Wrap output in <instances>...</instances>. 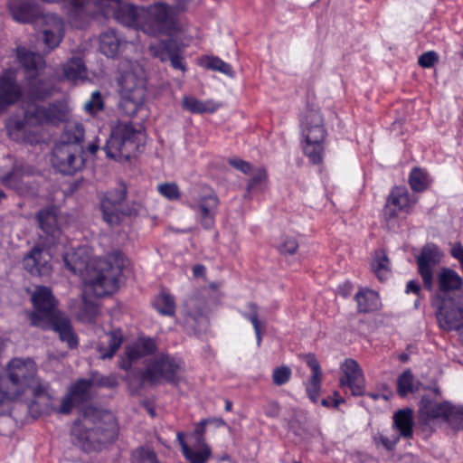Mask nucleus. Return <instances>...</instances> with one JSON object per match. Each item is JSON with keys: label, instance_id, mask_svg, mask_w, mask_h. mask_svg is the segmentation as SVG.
Returning <instances> with one entry per match:
<instances>
[{"label": "nucleus", "instance_id": "obj_43", "mask_svg": "<svg viewBox=\"0 0 463 463\" xmlns=\"http://www.w3.org/2000/svg\"><path fill=\"white\" fill-rule=\"evenodd\" d=\"M99 313L98 304L83 297L82 305L78 313V318L84 323H94Z\"/></svg>", "mask_w": 463, "mask_h": 463}, {"label": "nucleus", "instance_id": "obj_58", "mask_svg": "<svg viewBox=\"0 0 463 463\" xmlns=\"http://www.w3.org/2000/svg\"><path fill=\"white\" fill-rule=\"evenodd\" d=\"M125 355L133 361L146 356L137 342L126 347Z\"/></svg>", "mask_w": 463, "mask_h": 463}, {"label": "nucleus", "instance_id": "obj_44", "mask_svg": "<svg viewBox=\"0 0 463 463\" xmlns=\"http://www.w3.org/2000/svg\"><path fill=\"white\" fill-rule=\"evenodd\" d=\"M248 307L250 312L243 313V316L251 322L256 334L257 345L260 346L261 344V329L265 328V323L259 319V307L256 303H249Z\"/></svg>", "mask_w": 463, "mask_h": 463}, {"label": "nucleus", "instance_id": "obj_16", "mask_svg": "<svg viewBox=\"0 0 463 463\" xmlns=\"http://www.w3.org/2000/svg\"><path fill=\"white\" fill-rule=\"evenodd\" d=\"M43 24V42L47 52L57 48L64 37V22L56 14H43L41 16Z\"/></svg>", "mask_w": 463, "mask_h": 463}, {"label": "nucleus", "instance_id": "obj_2", "mask_svg": "<svg viewBox=\"0 0 463 463\" xmlns=\"http://www.w3.org/2000/svg\"><path fill=\"white\" fill-rule=\"evenodd\" d=\"M71 435L85 450L99 449L117 439L118 428L114 415L94 406H85L74 421Z\"/></svg>", "mask_w": 463, "mask_h": 463}, {"label": "nucleus", "instance_id": "obj_7", "mask_svg": "<svg viewBox=\"0 0 463 463\" xmlns=\"http://www.w3.org/2000/svg\"><path fill=\"white\" fill-rule=\"evenodd\" d=\"M143 133L131 122H118L111 130L104 150L108 157L115 160H129L142 143Z\"/></svg>", "mask_w": 463, "mask_h": 463}, {"label": "nucleus", "instance_id": "obj_4", "mask_svg": "<svg viewBox=\"0 0 463 463\" xmlns=\"http://www.w3.org/2000/svg\"><path fill=\"white\" fill-rule=\"evenodd\" d=\"M187 3L188 0H177L175 5L164 2L150 5L145 10L146 17L140 24V30L150 36L171 35L177 29V16Z\"/></svg>", "mask_w": 463, "mask_h": 463}, {"label": "nucleus", "instance_id": "obj_17", "mask_svg": "<svg viewBox=\"0 0 463 463\" xmlns=\"http://www.w3.org/2000/svg\"><path fill=\"white\" fill-rule=\"evenodd\" d=\"M344 376L339 380L342 388L348 387L354 396H362L365 392V380L362 369L354 359H347L342 365Z\"/></svg>", "mask_w": 463, "mask_h": 463}, {"label": "nucleus", "instance_id": "obj_47", "mask_svg": "<svg viewBox=\"0 0 463 463\" xmlns=\"http://www.w3.org/2000/svg\"><path fill=\"white\" fill-rule=\"evenodd\" d=\"M449 411L445 418V422L454 430L463 428V407L449 405Z\"/></svg>", "mask_w": 463, "mask_h": 463}, {"label": "nucleus", "instance_id": "obj_29", "mask_svg": "<svg viewBox=\"0 0 463 463\" xmlns=\"http://www.w3.org/2000/svg\"><path fill=\"white\" fill-rule=\"evenodd\" d=\"M413 411L410 408L396 411L392 416V429L399 432L400 439H411L413 437Z\"/></svg>", "mask_w": 463, "mask_h": 463}, {"label": "nucleus", "instance_id": "obj_25", "mask_svg": "<svg viewBox=\"0 0 463 463\" xmlns=\"http://www.w3.org/2000/svg\"><path fill=\"white\" fill-rule=\"evenodd\" d=\"M22 88L11 75L0 76V113L22 98Z\"/></svg>", "mask_w": 463, "mask_h": 463}, {"label": "nucleus", "instance_id": "obj_39", "mask_svg": "<svg viewBox=\"0 0 463 463\" xmlns=\"http://www.w3.org/2000/svg\"><path fill=\"white\" fill-rule=\"evenodd\" d=\"M84 128L81 124L68 125L57 144H70L80 146L84 138Z\"/></svg>", "mask_w": 463, "mask_h": 463}, {"label": "nucleus", "instance_id": "obj_26", "mask_svg": "<svg viewBox=\"0 0 463 463\" xmlns=\"http://www.w3.org/2000/svg\"><path fill=\"white\" fill-rule=\"evenodd\" d=\"M36 218L43 232L52 236L54 240L59 239L61 216L59 207L56 204L42 209L37 213Z\"/></svg>", "mask_w": 463, "mask_h": 463}, {"label": "nucleus", "instance_id": "obj_31", "mask_svg": "<svg viewBox=\"0 0 463 463\" xmlns=\"http://www.w3.org/2000/svg\"><path fill=\"white\" fill-rule=\"evenodd\" d=\"M251 178L247 184L245 199L249 201L260 200V194L268 188V174L264 168H257L252 173Z\"/></svg>", "mask_w": 463, "mask_h": 463}, {"label": "nucleus", "instance_id": "obj_21", "mask_svg": "<svg viewBox=\"0 0 463 463\" xmlns=\"http://www.w3.org/2000/svg\"><path fill=\"white\" fill-rule=\"evenodd\" d=\"M8 10L14 21L22 24H33L41 21L38 5L33 0H9Z\"/></svg>", "mask_w": 463, "mask_h": 463}, {"label": "nucleus", "instance_id": "obj_27", "mask_svg": "<svg viewBox=\"0 0 463 463\" xmlns=\"http://www.w3.org/2000/svg\"><path fill=\"white\" fill-rule=\"evenodd\" d=\"M123 339V333L119 328L105 333L97 346L99 357L103 360L112 358L121 346Z\"/></svg>", "mask_w": 463, "mask_h": 463}, {"label": "nucleus", "instance_id": "obj_19", "mask_svg": "<svg viewBox=\"0 0 463 463\" xmlns=\"http://www.w3.org/2000/svg\"><path fill=\"white\" fill-rule=\"evenodd\" d=\"M421 407L420 408V424L422 430H430L433 428L430 426L431 422H445V418L448 416L447 412L449 411L450 403L448 402H431L430 401H421Z\"/></svg>", "mask_w": 463, "mask_h": 463}, {"label": "nucleus", "instance_id": "obj_62", "mask_svg": "<svg viewBox=\"0 0 463 463\" xmlns=\"http://www.w3.org/2000/svg\"><path fill=\"white\" fill-rule=\"evenodd\" d=\"M190 321L198 324L201 328L206 326L208 324L207 317L202 312H199L198 315L189 313L187 317V323H190Z\"/></svg>", "mask_w": 463, "mask_h": 463}, {"label": "nucleus", "instance_id": "obj_6", "mask_svg": "<svg viewBox=\"0 0 463 463\" xmlns=\"http://www.w3.org/2000/svg\"><path fill=\"white\" fill-rule=\"evenodd\" d=\"M68 109L62 102H52L47 106L32 102L24 110V121H16L8 127V133L12 138H18L24 133V124L40 126L51 123L57 125L67 119Z\"/></svg>", "mask_w": 463, "mask_h": 463}, {"label": "nucleus", "instance_id": "obj_57", "mask_svg": "<svg viewBox=\"0 0 463 463\" xmlns=\"http://www.w3.org/2000/svg\"><path fill=\"white\" fill-rule=\"evenodd\" d=\"M298 248V243L294 238H285L279 246V250L285 254H294Z\"/></svg>", "mask_w": 463, "mask_h": 463}, {"label": "nucleus", "instance_id": "obj_34", "mask_svg": "<svg viewBox=\"0 0 463 463\" xmlns=\"http://www.w3.org/2000/svg\"><path fill=\"white\" fill-rule=\"evenodd\" d=\"M431 179L426 170L414 167L409 175V184L414 192L422 193L430 185Z\"/></svg>", "mask_w": 463, "mask_h": 463}, {"label": "nucleus", "instance_id": "obj_52", "mask_svg": "<svg viewBox=\"0 0 463 463\" xmlns=\"http://www.w3.org/2000/svg\"><path fill=\"white\" fill-rule=\"evenodd\" d=\"M87 112L91 115L101 111L104 109V102L99 91H94L90 100L84 106Z\"/></svg>", "mask_w": 463, "mask_h": 463}, {"label": "nucleus", "instance_id": "obj_30", "mask_svg": "<svg viewBox=\"0 0 463 463\" xmlns=\"http://www.w3.org/2000/svg\"><path fill=\"white\" fill-rule=\"evenodd\" d=\"M103 220L109 225H118L124 217L137 214L130 204H100Z\"/></svg>", "mask_w": 463, "mask_h": 463}, {"label": "nucleus", "instance_id": "obj_9", "mask_svg": "<svg viewBox=\"0 0 463 463\" xmlns=\"http://www.w3.org/2000/svg\"><path fill=\"white\" fill-rule=\"evenodd\" d=\"M118 83L120 95H135L137 99L146 97L145 72L138 63L122 62Z\"/></svg>", "mask_w": 463, "mask_h": 463}, {"label": "nucleus", "instance_id": "obj_13", "mask_svg": "<svg viewBox=\"0 0 463 463\" xmlns=\"http://www.w3.org/2000/svg\"><path fill=\"white\" fill-rule=\"evenodd\" d=\"M98 13L105 15H112L119 24L140 29L143 20H140L137 8L129 4H123L120 0H104Z\"/></svg>", "mask_w": 463, "mask_h": 463}, {"label": "nucleus", "instance_id": "obj_49", "mask_svg": "<svg viewBox=\"0 0 463 463\" xmlns=\"http://www.w3.org/2000/svg\"><path fill=\"white\" fill-rule=\"evenodd\" d=\"M410 205L411 204H385L383 210L384 220L390 222L395 220L401 213L407 214Z\"/></svg>", "mask_w": 463, "mask_h": 463}, {"label": "nucleus", "instance_id": "obj_55", "mask_svg": "<svg viewBox=\"0 0 463 463\" xmlns=\"http://www.w3.org/2000/svg\"><path fill=\"white\" fill-rule=\"evenodd\" d=\"M439 61V55L434 51L423 52L418 59V64L422 68H431Z\"/></svg>", "mask_w": 463, "mask_h": 463}, {"label": "nucleus", "instance_id": "obj_8", "mask_svg": "<svg viewBox=\"0 0 463 463\" xmlns=\"http://www.w3.org/2000/svg\"><path fill=\"white\" fill-rule=\"evenodd\" d=\"M16 56L28 78L33 80L30 83V95L32 98L43 100L50 97L52 94V85L46 80H36V77L41 74V71L46 66L44 58L41 54L21 46L16 49Z\"/></svg>", "mask_w": 463, "mask_h": 463}, {"label": "nucleus", "instance_id": "obj_22", "mask_svg": "<svg viewBox=\"0 0 463 463\" xmlns=\"http://www.w3.org/2000/svg\"><path fill=\"white\" fill-rule=\"evenodd\" d=\"M301 134L305 140L325 139L326 130L319 110L308 109L301 119Z\"/></svg>", "mask_w": 463, "mask_h": 463}, {"label": "nucleus", "instance_id": "obj_50", "mask_svg": "<svg viewBox=\"0 0 463 463\" xmlns=\"http://www.w3.org/2000/svg\"><path fill=\"white\" fill-rule=\"evenodd\" d=\"M126 196L127 186L124 184H118L117 187L105 194L104 200L101 203H123Z\"/></svg>", "mask_w": 463, "mask_h": 463}, {"label": "nucleus", "instance_id": "obj_64", "mask_svg": "<svg viewBox=\"0 0 463 463\" xmlns=\"http://www.w3.org/2000/svg\"><path fill=\"white\" fill-rule=\"evenodd\" d=\"M207 420H203L195 428L194 430V433L196 435H198V438H197V443H203L204 442V438H203V434L205 432V429H204V426L206 424Z\"/></svg>", "mask_w": 463, "mask_h": 463}, {"label": "nucleus", "instance_id": "obj_42", "mask_svg": "<svg viewBox=\"0 0 463 463\" xmlns=\"http://www.w3.org/2000/svg\"><path fill=\"white\" fill-rule=\"evenodd\" d=\"M118 104L120 111L130 118L134 117L142 108L145 98L136 99L135 95H120Z\"/></svg>", "mask_w": 463, "mask_h": 463}, {"label": "nucleus", "instance_id": "obj_1", "mask_svg": "<svg viewBox=\"0 0 463 463\" xmlns=\"http://www.w3.org/2000/svg\"><path fill=\"white\" fill-rule=\"evenodd\" d=\"M66 268L83 278L90 290L99 298L118 288V277L124 265L122 253L114 251L104 259L91 260L88 249L80 247L63 256Z\"/></svg>", "mask_w": 463, "mask_h": 463}, {"label": "nucleus", "instance_id": "obj_53", "mask_svg": "<svg viewBox=\"0 0 463 463\" xmlns=\"http://www.w3.org/2000/svg\"><path fill=\"white\" fill-rule=\"evenodd\" d=\"M387 203H410L409 192L406 186H395L388 196Z\"/></svg>", "mask_w": 463, "mask_h": 463}, {"label": "nucleus", "instance_id": "obj_51", "mask_svg": "<svg viewBox=\"0 0 463 463\" xmlns=\"http://www.w3.org/2000/svg\"><path fill=\"white\" fill-rule=\"evenodd\" d=\"M291 369L287 365L274 368L272 372V383L277 386L286 384L291 378Z\"/></svg>", "mask_w": 463, "mask_h": 463}, {"label": "nucleus", "instance_id": "obj_33", "mask_svg": "<svg viewBox=\"0 0 463 463\" xmlns=\"http://www.w3.org/2000/svg\"><path fill=\"white\" fill-rule=\"evenodd\" d=\"M183 105L185 109L191 113H213L218 109V105L213 100H200L194 97H184Z\"/></svg>", "mask_w": 463, "mask_h": 463}, {"label": "nucleus", "instance_id": "obj_14", "mask_svg": "<svg viewBox=\"0 0 463 463\" xmlns=\"http://www.w3.org/2000/svg\"><path fill=\"white\" fill-rule=\"evenodd\" d=\"M149 52L153 57L159 59L162 62L170 61L174 69L186 71L184 51L176 40L169 38L150 44Z\"/></svg>", "mask_w": 463, "mask_h": 463}, {"label": "nucleus", "instance_id": "obj_18", "mask_svg": "<svg viewBox=\"0 0 463 463\" xmlns=\"http://www.w3.org/2000/svg\"><path fill=\"white\" fill-rule=\"evenodd\" d=\"M436 316L440 328L446 331L463 329V314L453 304L449 307L444 299L435 300Z\"/></svg>", "mask_w": 463, "mask_h": 463}, {"label": "nucleus", "instance_id": "obj_20", "mask_svg": "<svg viewBox=\"0 0 463 463\" xmlns=\"http://www.w3.org/2000/svg\"><path fill=\"white\" fill-rule=\"evenodd\" d=\"M51 255L40 247H34L24 258V269L33 276H47L52 271Z\"/></svg>", "mask_w": 463, "mask_h": 463}, {"label": "nucleus", "instance_id": "obj_41", "mask_svg": "<svg viewBox=\"0 0 463 463\" xmlns=\"http://www.w3.org/2000/svg\"><path fill=\"white\" fill-rule=\"evenodd\" d=\"M154 307L164 316L172 317L175 313V302L170 294L161 292L153 301Z\"/></svg>", "mask_w": 463, "mask_h": 463}, {"label": "nucleus", "instance_id": "obj_56", "mask_svg": "<svg viewBox=\"0 0 463 463\" xmlns=\"http://www.w3.org/2000/svg\"><path fill=\"white\" fill-rule=\"evenodd\" d=\"M229 164L232 167H234L235 169H237L238 171H240L245 175L251 174L254 171L253 166L250 163L244 161L238 157L230 158Z\"/></svg>", "mask_w": 463, "mask_h": 463}, {"label": "nucleus", "instance_id": "obj_63", "mask_svg": "<svg viewBox=\"0 0 463 463\" xmlns=\"http://www.w3.org/2000/svg\"><path fill=\"white\" fill-rule=\"evenodd\" d=\"M99 386L116 387L118 385L117 378L113 375L102 376L97 381Z\"/></svg>", "mask_w": 463, "mask_h": 463}, {"label": "nucleus", "instance_id": "obj_3", "mask_svg": "<svg viewBox=\"0 0 463 463\" xmlns=\"http://www.w3.org/2000/svg\"><path fill=\"white\" fill-rule=\"evenodd\" d=\"M32 302L35 310L29 315L31 325L43 329H52L70 348L77 347L78 337L71 321L65 313L56 309L57 300L51 288L37 287L32 295Z\"/></svg>", "mask_w": 463, "mask_h": 463}, {"label": "nucleus", "instance_id": "obj_35", "mask_svg": "<svg viewBox=\"0 0 463 463\" xmlns=\"http://www.w3.org/2000/svg\"><path fill=\"white\" fill-rule=\"evenodd\" d=\"M389 263V259L384 250H379L375 251L371 268L380 281L387 279L390 273Z\"/></svg>", "mask_w": 463, "mask_h": 463}, {"label": "nucleus", "instance_id": "obj_54", "mask_svg": "<svg viewBox=\"0 0 463 463\" xmlns=\"http://www.w3.org/2000/svg\"><path fill=\"white\" fill-rule=\"evenodd\" d=\"M373 440L376 445L381 444L385 449L392 451L395 449L397 443L400 440V438L398 436H393L392 439H390L379 433L373 437Z\"/></svg>", "mask_w": 463, "mask_h": 463}, {"label": "nucleus", "instance_id": "obj_32", "mask_svg": "<svg viewBox=\"0 0 463 463\" xmlns=\"http://www.w3.org/2000/svg\"><path fill=\"white\" fill-rule=\"evenodd\" d=\"M64 77L71 81H77L87 78L86 66L82 59L73 57L66 61L62 67Z\"/></svg>", "mask_w": 463, "mask_h": 463}, {"label": "nucleus", "instance_id": "obj_24", "mask_svg": "<svg viewBox=\"0 0 463 463\" xmlns=\"http://www.w3.org/2000/svg\"><path fill=\"white\" fill-rule=\"evenodd\" d=\"M463 279L458 272L449 268H442L437 274L436 300L444 299L449 293L461 288Z\"/></svg>", "mask_w": 463, "mask_h": 463}, {"label": "nucleus", "instance_id": "obj_28", "mask_svg": "<svg viewBox=\"0 0 463 463\" xmlns=\"http://www.w3.org/2000/svg\"><path fill=\"white\" fill-rule=\"evenodd\" d=\"M124 44V39L114 29H108L99 34V51L109 58L117 56Z\"/></svg>", "mask_w": 463, "mask_h": 463}, {"label": "nucleus", "instance_id": "obj_37", "mask_svg": "<svg viewBox=\"0 0 463 463\" xmlns=\"http://www.w3.org/2000/svg\"><path fill=\"white\" fill-rule=\"evenodd\" d=\"M354 299L360 313H368L377 308L378 298L373 291L360 290L355 294Z\"/></svg>", "mask_w": 463, "mask_h": 463}, {"label": "nucleus", "instance_id": "obj_10", "mask_svg": "<svg viewBox=\"0 0 463 463\" xmlns=\"http://www.w3.org/2000/svg\"><path fill=\"white\" fill-rule=\"evenodd\" d=\"M52 166L62 175H73L84 165L81 146L56 144L52 153Z\"/></svg>", "mask_w": 463, "mask_h": 463}, {"label": "nucleus", "instance_id": "obj_40", "mask_svg": "<svg viewBox=\"0 0 463 463\" xmlns=\"http://www.w3.org/2000/svg\"><path fill=\"white\" fill-rule=\"evenodd\" d=\"M200 65L204 69L219 71L228 76H232V66L217 56H203L200 60Z\"/></svg>", "mask_w": 463, "mask_h": 463}, {"label": "nucleus", "instance_id": "obj_45", "mask_svg": "<svg viewBox=\"0 0 463 463\" xmlns=\"http://www.w3.org/2000/svg\"><path fill=\"white\" fill-rule=\"evenodd\" d=\"M193 209L200 216V222L203 228L210 229L214 224L215 207L208 204H193Z\"/></svg>", "mask_w": 463, "mask_h": 463}, {"label": "nucleus", "instance_id": "obj_60", "mask_svg": "<svg viewBox=\"0 0 463 463\" xmlns=\"http://www.w3.org/2000/svg\"><path fill=\"white\" fill-rule=\"evenodd\" d=\"M137 343L140 345V347L146 356L155 353L156 350V345L155 341L149 337L142 338Z\"/></svg>", "mask_w": 463, "mask_h": 463}, {"label": "nucleus", "instance_id": "obj_48", "mask_svg": "<svg viewBox=\"0 0 463 463\" xmlns=\"http://www.w3.org/2000/svg\"><path fill=\"white\" fill-rule=\"evenodd\" d=\"M158 193L168 201L180 199V190L175 183H163L157 185Z\"/></svg>", "mask_w": 463, "mask_h": 463}, {"label": "nucleus", "instance_id": "obj_61", "mask_svg": "<svg viewBox=\"0 0 463 463\" xmlns=\"http://www.w3.org/2000/svg\"><path fill=\"white\" fill-rule=\"evenodd\" d=\"M137 452L140 459L144 461H147L148 463L158 462L156 453L149 449L140 448Z\"/></svg>", "mask_w": 463, "mask_h": 463}, {"label": "nucleus", "instance_id": "obj_11", "mask_svg": "<svg viewBox=\"0 0 463 463\" xmlns=\"http://www.w3.org/2000/svg\"><path fill=\"white\" fill-rule=\"evenodd\" d=\"M180 370L181 365L174 358L168 355H161L148 364L143 373L142 379L151 384H158L162 382L177 383Z\"/></svg>", "mask_w": 463, "mask_h": 463}, {"label": "nucleus", "instance_id": "obj_36", "mask_svg": "<svg viewBox=\"0 0 463 463\" xmlns=\"http://www.w3.org/2000/svg\"><path fill=\"white\" fill-rule=\"evenodd\" d=\"M324 141L325 139L316 138L305 140V145L303 146L304 154L314 165L320 164L323 161L325 151Z\"/></svg>", "mask_w": 463, "mask_h": 463}, {"label": "nucleus", "instance_id": "obj_59", "mask_svg": "<svg viewBox=\"0 0 463 463\" xmlns=\"http://www.w3.org/2000/svg\"><path fill=\"white\" fill-rule=\"evenodd\" d=\"M30 391L34 398H40L46 393V388L41 384L36 375L33 378V383L28 386L27 392Z\"/></svg>", "mask_w": 463, "mask_h": 463}, {"label": "nucleus", "instance_id": "obj_23", "mask_svg": "<svg viewBox=\"0 0 463 463\" xmlns=\"http://www.w3.org/2000/svg\"><path fill=\"white\" fill-rule=\"evenodd\" d=\"M301 357L312 371V374L306 383V392L308 398L316 403L318 401V396L321 392V383L323 378L321 366L316 355L312 353L303 354Z\"/></svg>", "mask_w": 463, "mask_h": 463}, {"label": "nucleus", "instance_id": "obj_46", "mask_svg": "<svg viewBox=\"0 0 463 463\" xmlns=\"http://www.w3.org/2000/svg\"><path fill=\"white\" fill-rule=\"evenodd\" d=\"M414 377L410 369L404 371L397 380V393L401 397H406L414 392Z\"/></svg>", "mask_w": 463, "mask_h": 463}, {"label": "nucleus", "instance_id": "obj_5", "mask_svg": "<svg viewBox=\"0 0 463 463\" xmlns=\"http://www.w3.org/2000/svg\"><path fill=\"white\" fill-rule=\"evenodd\" d=\"M37 366L31 358H13L5 367L3 377L5 388H0L2 397L6 402L13 401L27 392L28 386L33 383Z\"/></svg>", "mask_w": 463, "mask_h": 463}, {"label": "nucleus", "instance_id": "obj_38", "mask_svg": "<svg viewBox=\"0 0 463 463\" xmlns=\"http://www.w3.org/2000/svg\"><path fill=\"white\" fill-rule=\"evenodd\" d=\"M198 444L200 445L199 449L184 446V456L190 463H207L212 456V449L205 442Z\"/></svg>", "mask_w": 463, "mask_h": 463}, {"label": "nucleus", "instance_id": "obj_12", "mask_svg": "<svg viewBox=\"0 0 463 463\" xmlns=\"http://www.w3.org/2000/svg\"><path fill=\"white\" fill-rule=\"evenodd\" d=\"M93 380L84 378L78 379L69 387L56 411L61 414H69L73 408L80 407L90 402L93 397L91 392Z\"/></svg>", "mask_w": 463, "mask_h": 463}, {"label": "nucleus", "instance_id": "obj_15", "mask_svg": "<svg viewBox=\"0 0 463 463\" xmlns=\"http://www.w3.org/2000/svg\"><path fill=\"white\" fill-rule=\"evenodd\" d=\"M442 254L434 244H426L416 257L418 270L421 277L423 286L431 291L434 288L433 269L441 260Z\"/></svg>", "mask_w": 463, "mask_h": 463}]
</instances>
